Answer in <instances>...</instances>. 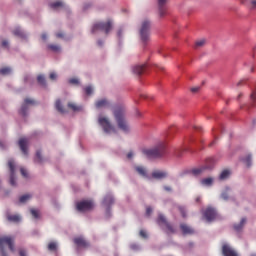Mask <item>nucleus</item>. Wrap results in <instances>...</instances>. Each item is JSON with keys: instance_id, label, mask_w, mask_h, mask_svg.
Segmentation results:
<instances>
[{"instance_id": "obj_21", "label": "nucleus", "mask_w": 256, "mask_h": 256, "mask_svg": "<svg viewBox=\"0 0 256 256\" xmlns=\"http://www.w3.org/2000/svg\"><path fill=\"white\" fill-rule=\"evenodd\" d=\"M55 108L60 114L67 113V110L63 108V105L61 104V100H57L55 103Z\"/></svg>"}, {"instance_id": "obj_51", "label": "nucleus", "mask_w": 256, "mask_h": 256, "mask_svg": "<svg viewBox=\"0 0 256 256\" xmlns=\"http://www.w3.org/2000/svg\"><path fill=\"white\" fill-rule=\"evenodd\" d=\"M56 37L63 38L64 37L63 32H57Z\"/></svg>"}, {"instance_id": "obj_1", "label": "nucleus", "mask_w": 256, "mask_h": 256, "mask_svg": "<svg viewBox=\"0 0 256 256\" xmlns=\"http://www.w3.org/2000/svg\"><path fill=\"white\" fill-rule=\"evenodd\" d=\"M143 154L149 159L161 158L166 154V145L163 142L159 143L153 149H144Z\"/></svg>"}, {"instance_id": "obj_34", "label": "nucleus", "mask_w": 256, "mask_h": 256, "mask_svg": "<svg viewBox=\"0 0 256 256\" xmlns=\"http://www.w3.org/2000/svg\"><path fill=\"white\" fill-rule=\"evenodd\" d=\"M229 175H230V172H229L228 170H224V171L220 174L219 179H220V180H225V179H227V178L229 177Z\"/></svg>"}, {"instance_id": "obj_57", "label": "nucleus", "mask_w": 256, "mask_h": 256, "mask_svg": "<svg viewBox=\"0 0 256 256\" xmlns=\"http://www.w3.org/2000/svg\"><path fill=\"white\" fill-rule=\"evenodd\" d=\"M253 7L256 8V0L252 1Z\"/></svg>"}, {"instance_id": "obj_47", "label": "nucleus", "mask_w": 256, "mask_h": 256, "mask_svg": "<svg viewBox=\"0 0 256 256\" xmlns=\"http://www.w3.org/2000/svg\"><path fill=\"white\" fill-rule=\"evenodd\" d=\"M139 235H140L142 238H147V234H146V232L143 231V230H141V231L139 232Z\"/></svg>"}, {"instance_id": "obj_50", "label": "nucleus", "mask_w": 256, "mask_h": 256, "mask_svg": "<svg viewBox=\"0 0 256 256\" xmlns=\"http://www.w3.org/2000/svg\"><path fill=\"white\" fill-rule=\"evenodd\" d=\"M163 189L166 191V192H171L172 191V188L170 186H164Z\"/></svg>"}, {"instance_id": "obj_59", "label": "nucleus", "mask_w": 256, "mask_h": 256, "mask_svg": "<svg viewBox=\"0 0 256 256\" xmlns=\"http://www.w3.org/2000/svg\"><path fill=\"white\" fill-rule=\"evenodd\" d=\"M242 82H243V81H242V80H240V81L238 82V84H237V85H238V86H239V85H241V83H242Z\"/></svg>"}, {"instance_id": "obj_20", "label": "nucleus", "mask_w": 256, "mask_h": 256, "mask_svg": "<svg viewBox=\"0 0 256 256\" xmlns=\"http://www.w3.org/2000/svg\"><path fill=\"white\" fill-rule=\"evenodd\" d=\"M145 69H146L145 64H142V65H139V66H134L133 73L136 74V75H141V74L144 73Z\"/></svg>"}, {"instance_id": "obj_32", "label": "nucleus", "mask_w": 256, "mask_h": 256, "mask_svg": "<svg viewBox=\"0 0 256 256\" xmlns=\"http://www.w3.org/2000/svg\"><path fill=\"white\" fill-rule=\"evenodd\" d=\"M50 7L52 9H57L59 7H63V2L62 1H56L50 4Z\"/></svg>"}, {"instance_id": "obj_52", "label": "nucleus", "mask_w": 256, "mask_h": 256, "mask_svg": "<svg viewBox=\"0 0 256 256\" xmlns=\"http://www.w3.org/2000/svg\"><path fill=\"white\" fill-rule=\"evenodd\" d=\"M151 213H152V209H151L150 207H148V208L146 209V214H147V216H149Z\"/></svg>"}, {"instance_id": "obj_22", "label": "nucleus", "mask_w": 256, "mask_h": 256, "mask_svg": "<svg viewBox=\"0 0 256 256\" xmlns=\"http://www.w3.org/2000/svg\"><path fill=\"white\" fill-rule=\"evenodd\" d=\"M7 220L14 223H19L21 221V217L18 215H8Z\"/></svg>"}, {"instance_id": "obj_62", "label": "nucleus", "mask_w": 256, "mask_h": 256, "mask_svg": "<svg viewBox=\"0 0 256 256\" xmlns=\"http://www.w3.org/2000/svg\"><path fill=\"white\" fill-rule=\"evenodd\" d=\"M199 200H200L199 198L196 199L197 202H199Z\"/></svg>"}, {"instance_id": "obj_15", "label": "nucleus", "mask_w": 256, "mask_h": 256, "mask_svg": "<svg viewBox=\"0 0 256 256\" xmlns=\"http://www.w3.org/2000/svg\"><path fill=\"white\" fill-rule=\"evenodd\" d=\"M222 253L224 256H238V254L227 244L222 246Z\"/></svg>"}, {"instance_id": "obj_41", "label": "nucleus", "mask_w": 256, "mask_h": 256, "mask_svg": "<svg viewBox=\"0 0 256 256\" xmlns=\"http://www.w3.org/2000/svg\"><path fill=\"white\" fill-rule=\"evenodd\" d=\"M30 212H31V215H32L34 218L38 219V218L40 217V214H39V211H38V210L32 209Z\"/></svg>"}, {"instance_id": "obj_38", "label": "nucleus", "mask_w": 256, "mask_h": 256, "mask_svg": "<svg viewBox=\"0 0 256 256\" xmlns=\"http://www.w3.org/2000/svg\"><path fill=\"white\" fill-rule=\"evenodd\" d=\"M242 161L247 165V167H250L251 166L252 157L250 155H248Z\"/></svg>"}, {"instance_id": "obj_18", "label": "nucleus", "mask_w": 256, "mask_h": 256, "mask_svg": "<svg viewBox=\"0 0 256 256\" xmlns=\"http://www.w3.org/2000/svg\"><path fill=\"white\" fill-rule=\"evenodd\" d=\"M165 4H166V0H158V7H159L160 17H163L166 13V8L164 6Z\"/></svg>"}, {"instance_id": "obj_46", "label": "nucleus", "mask_w": 256, "mask_h": 256, "mask_svg": "<svg viewBox=\"0 0 256 256\" xmlns=\"http://www.w3.org/2000/svg\"><path fill=\"white\" fill-rule=\"evenodd\" d=\"M221 197H222L224 200H228V198H229L228 192L226 191V192L222 193Z\"/></svg>"}, {"instance_id": "obj_55", "label": "nucleus", "mask_w": 256, "mask_h": 256, "mask_svg": "<svg viewBox=\"0 0 256 256\" xmlns=\"http://www.w3.org/2000/svg\"><path fill=\"white\" fill-rule=\"evenodd\" d=\"M127 158H128V159L133 158V152H129V153L127 154Z\"/></svg>"}, {"instance_id": "obj_36", "label": "nucleus", "mask_w": 256, "mask_h": 256, "mask_svg": "<svg viewBox=\"0 0 256 256\" xmlns=\"http://www.w3.org/2000/svg\"><path fill=\"white\" fill-rule=\"evenodd\" d=\"M68 108H70L74 112L81 110V107L75 105L74 103H68Z\"/></svg>"}, {"instance_id": "obj_14", "label": "nucleus", "mask_w": 256, "mask_h": 256, "mask_svg": "<svg viewBox=\"0 0 256 256\" xmlns=\"http://www.w3.org/2000/svg\"><path fill=\"white\" fill-rule=\"evenodd\" d=\"M95 107L97 109H109L111 108V102L107 99H100L98 101L95 102Z\"/></svg>"}, {"instance_id": "obj_11", "label": "nucleus", "mask_w": 256, "mask_h": 256, "mask_svg": "<svg viewBox=\"0 0 256 256\" xmlns=\"http://www.w3.org/2000/svg\"><path fill=\"white\" fill-rule=\"evenodd\" d=\"M203 215L208 222H211L217 217V212L214 208L208 207Z\"/></svg>"}, {"instance_id": "obj_63", "label": "nucleus", "mask_w": 256, "mask_h": 256, "mask_svg": "<svg viewBox=\"0 0 256 256\" xmlns=\"http://www.w3.org/2000/svg\"><path fill=\"white\" fill-rule=\"evenodd\" d=\"M250 256H256V254H251Z\"/></svg>"}, {"instance_id": "obj_53", "label": "nucleus", "mask_w": 256, "mask_h": 256, "mask_svg": "<svg viewBox=\"0 0 256 256\" xmlns=\"http://www.w3.org/2000/svg\"><path fill=\"white\" fill-rule=\"evenodd\" d=\"M130 247L132 250H138V248H139L138 245H136V244H132Z\"/></svg>"}, {"instance_id": "obj_2", "label": "nucleus", "mask_w": 256, "mask_h": 256, "mask_svg": "<svg viewBox=\"0 0 256 256\" xmlns=\"http://www.w3.org/2000/svg\"><path fill=\"white\" fill-rule=\"evenodd\" d=\"M113 114L118 128L124 132H129V124L125 119V110L122 108H118L114 110Z\"/></svg>"}, {"instance_id": "obj_29", "label": "nucleus", "mask_w": 256, "mask_h": 256, "mask_svg": "<svg viewBox=\"0 0 256 256\" xmlns=\"http://www.w3.org/2000/svg\"><path fill=\"white\" fill-rule=\"evenodd\" d=\"M135 170H136V172H137L139 175H141V176H143V177L146 176V170H145V168H143V167H141V166H137V167H135Z\"/></svg>"}, {"instance_id": "obj_49", "label": "nucleus", "mask_w": 256, "mask_h": 256, "mask_svg": "<svg viewBox=\"0 0 256 256\" xmlns=\"http://www.w3.org/2000/svg\"><path fill=\"white\" fill-rule=\"evenodd\" d=\"M2 46H3V47H8V46H9L8 40H3Z\"/></svg>"}, {"instance_id": "obj_61", "label": "nucleus", "mask_w": 256, "mask_h": 256, "mask_svg": "<svg viewBox=\"0 0 256 256\" xmlns=\"http://www.w3.org/2000/svg\"><path fill=\"white\" fill-rule=\"evenodd\" d=\"M118 35L121 36V32H118Z\"/></svg>"}, {"instance_id": "obj_3", "label": "nucleus", "mask_w": 256, "mask_h": 256, "mask_svg": "<svg viewBox=\"0 0 256 256\" xmlns=\"http://www.w3.org/2000/svg\"><path fill=\"white\" fill-rule=\"evenodd\" d=\"M5 246H8L11 252H15V239L11 236L0 237V251L2 256H8Z\"/></svg>"}, {"instance_id": "obj_26", "label": "nucleus", "mask_w": 256, "mask_h": 256, "mask_svg": "<svg viewBox=\"0 0 256 256\" xmlns=\"http://www.w3.org/2000/svg\"><path fill=\"white\" fill-rule=\"evenodd\" d=\"M177 209H178V211L180 212V214H181V216H182L183 218H186V217H187V210H186V207L181 206V205H178V206H177Z\"/></svg>"}, {"instance_id": "obj_16", "label": "nucleus", "mask_w": 256, "mask_h": 256, "mask_svg": "<svg viewBox=\"0 0 256 256\" xmlns=\"http://www.w3.org/2000/svg\"><path fill=\"white\" fill-rule=\"evenodd\" d=\"M180 229L183 233V235H192L195 233L194 229H192L190 226L186 224H181Z\"/></svg>"}, {"instance_id": "obj_7", "label": "nucleus", "mask_w": 256, "mask_h": 256, "mask_svg": "<svg viewBox=\"0 0 256 256\" xmlns=\"http://www.w3.org/2000/svg\"><path fill=\"white\" fill-rule=\"evenodd\" d=\"M95 207V204L91 200H83L76 204V209L79 212H87L93 209Z\"/></svg>"}, {"instance_id": "obj_27", "label": "nucleus", "mask_w": 256, "mask_h": 256, "mask_svg": "<svg viewBox=\"0 0 256 256\" xmlns=\"http://www.w3.org/2000/svg\"><path fill=\"white\" fill-rule=\"evenodd\" d=\"M35 163H38V164L43 163V157H42L41 151L36 152Z\"/></svg>"}, {"instance_id": "obj_40", "label": "nucleus", "mask_w": 256, "mask_h": 256, "mask_svg": "<svg viewBox=\"0 0 256 256\" xmlns=\"http://www.w3.org/2000/svg\"><path fill=\"white\" fill-rule=\"evenodd\" d=\"M48 249H49L50 251H55V250H57V244H56L55 242L49 243Z\"/></svg>"}, {"instance_id": "obj_43", "label": "nucleus", "mask_w": 256, "mask_h": 256, "mask_svg": "<svg viewBox=\"0 0 256 256\" xmlns=\"http://www.w3.org/2000/svg\"><path fill=\"white\" fill-rule=\"evenodd\" d=\"M69 83L70 84H73V85H78L79 84V80H77V78H71L69 80Z\"/></svg>"}, {"instance_id": "obj_58", "label": "nucleus", "mask_w": 256, "mask_h": 256, "mask_svg": "<svg viewBox=\"0 0 256 256\" xmlns=\"http://www.w3.org/2000/svg\"><path fill=\"white\" fill-rule=\"evenodd\" d=\"M98 45L103 46V42L101 40H98Z\"/></svg>"}, {"instance_id": "obj_35", "label": "nucleus", "mask_w": 256, "mask_h": 256, "mask_svg": "<svg viewBox=\"0 0 256 256\" xmlns=\"http://www.w3.org/2000/svg\"><path fill=\"white\" fill-rule=\"evenodd\" d=\"M32 198L31 195L27 194V195H24V196H21L19 198V202L20 203H26L28 200H30Z\"/></svg>"}, {"instance_id": "obj_64", "label": "nucleus", "mask_w": 256, "mask_h": 256, "mask_svg": "<svg viewBox=\"0 0 256 256\" xmlns=\"http://www.w3.org/2000/svg\"><path fill=\"white\" fill-rule=\"evenodd\" d=\"M84 9H87V6H84Z\"/></svg>"}, {"instance_id": "obj_45", "label": "nucleus", "mask_w": 256, "mask_h": 256, "mask_svg": "<svg viewBox=\"0 0 256 256\" xmlns=\"http://www.w3.org/2000/svg\"><path fill=\"white\" fill-rule=\"evenodd\" d=\"M251 100H252L253 103L256 102V90L253 91V93H252V95H251Z\"/></svg>"}, {"instance_id": "obj_44", "label": "nucleus", "mask_w": 256, "mask_h": 256, "mask_svg": "<svg viewBox=\"0 0 256 256\" xmlns=\"http://www.w3.org/2000/svg\"><path fill=\"white\" fill-rule=\"evenodd\" d=\"M49 78H50L52 81H55V79H57V74H55V72H51V74L49 75Z\"/></svg>"}, {"instance_id": "obj_31", "label": "nucleus", "mask_w": 256, "mask_h": 256, "mask_svg": "<svg viewBox=\"0 0 256 256\" xmlns=\"http://www.w3.org/2000/svg\"><path fill=\"white\" fill-rule=\"evenodd\" d=\"M201 184L203 186H211L213 184V179L212 178H206V179H203L201 181Z\"/></svg>"}, {"instance_id": "obj_37", "label": "nucleus", "mask_w": 256, "mask_h": 256, "mask_svg": "<svg viewBox=\"0 0 256 256\" xmlns=\"http://www.w3.org/2000/svg\"><path fill=\"white\" fill-rule=\"evenodd\" d=\"M12 72L11 68H1L0 74L1 75H9Z\"/></svg>"}, {"instance_id": "obj_6", "label": "nucleus", "mask_w": 256, "mask_h": 256, "mask_svg": "<svg viewBox=\"0 0 256 256\" xmlns=\"http://www.w3.org/2000/svg\"><path fill=\"white\" fill-rule=\"evenodd\" d=\"M98 124L102 127L103 131L107 134L117 133V130L113 125H111V121H109L107 117L99 116Z\"/></svg>"}, {"instance_id": "obj_5", "label": "nucleus", "mask_w": 256, "mask_h": 256, "mask_svg": "<svg viewBox=\"0 0 256 256\" xmlns=\"http://www.w3.org/2000/svg\"><path fill=\"white\" fill-rule=\"evenodd\" d=\"M150 28L151 22L149 20H143L140 28V38L141 41L146 44L150 40Z\"/></svg>"}, {"instance_id": "obj_48", "label": "nucleus", "mask_w": 256, "mask_h": 256, "mask_svg": "<svg viewBox=\"0 0 256 256\" xmlns=\"http://www.w3.org/2000/svg\"><path fill=\"white\" fill-rule=\"evenodd\" d=\"M199 91V86H195L194 88H191L192 93H197Z\"/></svg>"}, {"instance_id": "obj_54", "label": "nucleus", "mask_w": 256, "mask_h": 256, "mask_svg": "<svg viewBox=\"0 0 256 256\" xmlns=\"http://www.w3.org/2000/svg\"><path fill=\"white\" fill-rule=\"evenodd\" d=\"M47 38H48L47 34H42V35H41V39H42L43 41H46Z\"/></svg>"}, {"instance_id": "obj_19", "label": "nucleus", "mask_w": 256, "mask_h": 256, "mask_svg": "<svg viewBox=\"0 0 256 256\" xmlns=\"http://www.w3.org/2000/svg\"><path fill=\"white\" fill-rule=\"evenodd\" d=\"M152 177L157 180H161L167 177V173L164 171H154Z\"/></svg>"}, {"instance_id": "obj_42", "label": "nucleus", "mask_w": 256, "mask_h": 256, "mask_svg": "<svg viewBox=\"0 0 256 256\" xmlns=\"http://www.w3.org/2000/svg\"><path fill=\"white\" fill-rule=\"evenodd\" d=\"M20 172H21V175L24 177V178H28V171L24 168H21L20 169Z\"/></svg>"}, {"instance_id": "obj_24", "label": "nucleus", "mask_w": 256, "mask_h": 256, "mask_svg": "<svg viewBox=\"0 0 256 256\" xmlns=\"http://www.w3.org/2000/svg\"><path fill=\"white\" fill-rule=\"evenodd\" d=\"M246 221L247 220L245 218H243L239 224L234 225L235 231L240 232L243 229Z\"/></svg>"}, {"instance_id": "obj_17", "label": "nucleus", "mask_w": 256, "mask_h": 256, "mask_svg": "<svg viewBox=\"0 0 256 256\" xmlns=\"http://www.w3.org/2000/svg\"><path fill=\"white\" fill-rule=\"evenodd\" d=\"M74 243H75L78 247H83V248L89 247V243H87V241H85V239H83V237L75 238V239H74Z\"/></svg>"}, {"instance_id": "obj_25", "label": "nucleus", "mask_w": 256, "mask_h": 256, "mask_svg": "<svg viewBox=\"0 0 256 256\" xmlns=\"http://www.w3.org/2000/svg\"><path fill=\"white\" fill-rule=\"evenodd\" d=\"M13 34L15 36H18L20 38H25L26 34L23 32V30H21V28H15V30H13Z\"/></svg>"}, {"instance_id": "obj_8", "label": "nucleus", "mask_w": 256, "mask_h": 256, "mask_svg": "<svg viewBox=\"0 0 256 256\" xmlns=\"http://www.w3.org/2000/svg\"><path fill=\"white\" fill-rule=\"evenodd\" d=\"M8 168L10 170V185L15 187L17 186L15 174L16 164L13 159L8 160Z\"/></svg>"}, {"instance_id": "obj_33", "label": "nucleus", "mask_w": 256, "mask_h": 256, "mask_svg": "<svg viewBox=\"0 0 256 256\" xmlns=\"http://www.w3.org/2000/svg\"><path fill=\"white\" fill-rule=\"evenodd\" d=\"M37 81H38V83L41 84L42 86H46V85H47V84H46V78H45V76H43V75L38 76V77H37Z\"/></svg>"}, {"instance_id": "obj_23", "label": "nucleus", "mask_w": 256, "mask_h": 256, "mask_svg": "<svg viewBox=\"0 0 256 256\" xmlns=\"http://www.w3.org/2000/svg\"><path fill=\"white\" fill-rule=\"evenodd\" d=\"M205 44H206V40L204 38H201L200 40H196L194 48L200 49L204 47Z\"/></svg>"}, {"instance_id": "obj_4", "label": "nucleus", "mask_w": 256, "mask_h": 256, "mask_svg": "<svg viewBox=\"0 0 256 256\" xmlns=\"http://www.w3.org/2000/svg\"><path fill=\"white\" fill-rule=\"evenodd\" d=\"M112 28L113 22L111 20H107V22H96V24H93L91 32L95 34L97 31H103L107 35L111 32Z\"/></svg>"}, {"instance_id": "obj_60", "label": "nucleus", "mask_w": 256, "mask_h": 256, "mask_svg": "<svg viewBox=\"0 0 256 256\" xmlns=\"http://www.w3.org/2000/svg\"><path fill=\"white\" fill-rule=\"evenodd\" d=\"M214 143H215V141L210 144V147H212L214 145Z\"/></svg>"}, {"instance_id": "obj_12", "label": "nucleus", "mask_w": 256, "mask_h": 256, "mask_svg": "<svg viewBox=\"0 0 256 256\" xmlns=\"http://www.w3.org/2000/svg\"><path fill=\"white\" fill-rule=\"evenodd\" d=\"M28 144H29V140L27 138H21L18 142V145L20 147V150L22 151V153L25 156H28L29 152H28Z\"/></svg>"}, {"instance_id": "obj_30", "label": "nucleus", "mask_w": 256, "mask_h": 256, "mask_svg": "<svg viewBox=\"0 0 256 256\" xmlns=\"http://www.w3.org/2000/svg\"><path fill=\"white\" fill-rule=\"evenodd\" d=\"M113 202H114L113 196H111V195L106 196V197L104 198V201H103V203H104L105 205H111V204H113Z\"/></svg>"}, {"instance_id": "obj_10", "label": "nucleus", "mask_w": 256, "mask_h": 256, "mask_svg": "<svg viewBox=\"0 0 256 256\" xmlns=\"http://www.w3.org/2000/svg\"><path fill=\"white\" fill-rule=\"evenodd\" d=\"M157 223L160 226H165L166 227V232L169 233H175V229L173 228V226L171 224H169L166 220V218L163 215H159L158 219H157Z\"/></svg>"}, {"instance_id": "obj_39", "label": "nucleus", "mask_w": 256, "mask_h": 256, "mask_svg": "<svg viewBox=\"0 0 256 256\" xmlns=\"http://www.w3.org/2000/svg\"><path fill=\"white\" fill-rule=\"evenodd\" d=\"M84 91L88 96L93 94V88L91 86H86V88H84Z\"/></svg>"}, {"instance_id": "obj_9", "label": "nucleus", "mask_w": 256, "mask_h": 256, "mask_svg": "<svg viewBox=\"0 0 256 256\" xmlns=\"http://www.w3.org/2000/svg\"><path fill=\"white\" fill-rule=\"evenodd\" d=\"M214 166V160L209 158L206 160V165L197 169H193L191 172L193 175L198 176L203 173L205 170H211Z\"/></svg>"}, {"instance_id": "obj_56", "label": "nucleus", "mask_w": 256, "mask_h": 256, "mask_svg": "<svg viewBox=\"0 0 256 256\" xmlns=\"http://www.w3.org/2000/svg\"><path fill=\"white\" fill-rule=\"evenodd\" d=\"M19 254H20V256H26V251H25V250H21V251L19 252Z\"/></svg>"}, {"instance_id": "obj_28", "label": "nucleus", "mask_w": 256, "mask_h": 256, "mask_svg": "<svg viewBox=\"0 0 256 256\" xmlns=\"http://www.w3.org/2000/svg\"><path fill=\"white\" fill-rule=\"evenodd\" d=\"M48 49L57 53V52L61 51V46H57V44H49Z\"/></svg>"}, {"instance_id": "obj_13", "label": "nucleus", "mask_w": 256, "mask_h": 256, "mask_svg": "<svg viewBox=\"0 0 256 256\" xmlns=\"http://www.w3.org/2000/svg\"><path fill=\"white\" fill-rule=\"evenodd\" d=\"M29 105H36V101H34L33 99H25L24 104L22 105L21 110H20L21 115H23V116L27 115Z\"/></svg>"}]
</instances>
